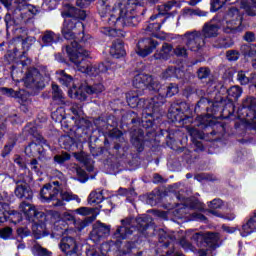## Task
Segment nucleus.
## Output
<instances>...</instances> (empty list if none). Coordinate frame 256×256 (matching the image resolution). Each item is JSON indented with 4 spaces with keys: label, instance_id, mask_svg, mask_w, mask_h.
Here are the masks:
<instances>
[{
    "label": "nucleus",
    "instance_id": "59",
    "mask_svg": "<svg viewBox=\"0 0 256 256\" xmlns=\"http://www.w3.org/2000/svg\"><path fill=\"white\" fill-rule=\"evenodd\" d=\"M0 237L1 239L7 240L13 237V228L7 226L0 229Z\"/></svg>",
    "mask_w": 256,
    "mask_h": 256
},
{
    "label": "nucleus",
    "instance_id": "17",
    "mask_svg": "<svg viewBox=\"0 0 256 256\" xmlns=\"http://www.w3.org/2000/svg\"><path fill=\"white\" fill-rule=\"evenodd\" d=\"M159 42L153 38H142L138 41L136 46V53L139 57H148L153 53L154 49H157Z\"/></svg>",
    "mask_w": 256,
    "mask_h": 256
},
{
    "label": "nucleus",
    "instance_id": "8",
    "mask_svg": "<svg viewBox=\"0 0 256 256\" xmlns=\"http://www.w3.org/2000/svg\"><path fill=\"white\" fill-rule=\"evenodd\" d=\"M59 196V188L53 187L51 184H45L40 190V197L42 201L49 203V201H56L53 203L54 207H63V201H80L79 196L71 192L60 193L61 199L57 198Z\"/></svg>",
    "mask_w": 256,
    "mask_h": 256
},
{
    "label": "nucleus",
    "instance_id": "19",
    "mask_svg": "<svg viewBox=\"0 0 256 256\" xmlns=\"http://www.w3.org/2000/svg\"><path fill=\"white\" fill-rule=\"evenodd\" d=\"M14 194L18 199H26L27 201H31V199H33V190H31V186H29L25 180L16 181Z\"/></svg>",
    "mask_w": 256,
    "mask_h": 256
},
{
    "label": "nucleus",
    "instance_id": "4",
    "mask_svg": "<svg viewBox=\"0 0 256 256\" xmlns=\"http://www.w3.org/2000/svg\"><path fill=\"white\" fill-rule=\"evenodd\" d=\"M62 17H68V19L64 20L61 30L64 39H66L67 41H72V43H74V41H76L77 43H79L78 41H80V43H83V38L85 37V28L81 21H79V19L85 21V19L87 18V12H85V10H81L74 7L73 5L68 4L66 5V10L62 12ZM77 29L81 30V33H79V35H82L80 39L78 38V41L77 37L75 36V31H77Z\"/></svg>",
    "mask_w": 256,
    "mask_h": 256
},
{
    "label": "nucleus",
    "instance_id": "48",
    "mask_svg": "<svg viewBox=\"0 0 256 256\" xmlns=\"http://www.w3.org/2000/svg\"><path fill=\"white\" fill-rule=\"evenodd\" d=\"M231 45L232 44L229 43V40H227V38L219 37L213 42L212 47H214L215 49H229Z\"/></svg>",
    "mask_w": 256,
    "mask_h": 256
},
{
    "label": "nucleus",
    "instance_id": "32",
    "mask_svg": "<svg viewBox=\"0 0 256 256\" xmlns=\"http://www.w3.org/2000/svg\"><path fill=\"white\" fill-rule=\"evenodd\" d=\"M1 215H3L4 221H7V215H8V219L11 221V223H14V225H17V223H21V221H23V214H21V212L11 210L10 206H9V209L2 212Z\"/></svg>",
    "mask_w": 256,
    "mask_h": 256
},
{
    "label": "nucleus",
    "instance_id": "45",
    "mask_svg": "<svg viewBox=\"0 0 256 256\" xmlns=\"http://www.w3.org/2000/svg\"><path fill=\"white\" fill-rule=\"evenodd\" d=\"M17 136L10 137L7 144L4 146L2 150V157H7L12 151L15 145H17Z\"/></svg>",
    "mask_w": 256,
    "mask_h": 256
},
{
    "label": "nucleus",
    "instance_id": "60",
    "mask_svg": "<svg viewBox=\"0 0 256 256\" xmlns=\"http://www.w3.org/2000/svg\"><path fill=\"white\" fill-rule=\"evenodd\" d=\"M241 53L237 50H228L226 51V59L227 61L233 62V61H239Z\"/></svg>",
    "mask_w": 256,
    "mask_h": 256
},
{
    "label": "nucleus",
    "instance_id": "40",
    "mask_svg": "<svg viewBox=\"0 0 256 256\" xmlns=\"http://www.w3.org/2000/svg\"><path fill=\"white\" fill-rule=\"evenodd\" d=\"M146 89H148V91H153V93H159V91H161V83L152 75H149Z\"/></svg>",
    "mask_w": 256,
    "mask_h": 256
},
{
    "label": "nucleus",
    "instance_id": "64",
    "mask_svg": "<svg viewBox=\"0 0 256 256\" xmlns=\"http://www.w3.org/2000/svg\"><path fill=\"white\" fill-rule=\"evenodd\" d=\"M102 204L100 205V208L102 209V211H108L110 212L113 209V201L106 199V200H102L101 202Z\"/></svg>",
    "mask_w": 256,
    "mask_h": 256
},
{
    "label": "nucleus",
    "instance_id": "54",
    "mask_svg": "<svg viewBox=\"0 0 256 256\" xmlns=\"http://www.w3.org/2000/svg\"><path fill=\"white\" fill-rule=\"evenodd\" d=\"M74 171H76L77 179L80 183H87L89 181V174L83 168L76 166Z\"/></svg>",
    "mask_w": 256,
    "mask_h": 256
},
{
    "label": "nucleus",
    "instance_id": "30",
    "mask_svg": "<svg viewBox=\"0 0 256 256\" xmlns=\"http://www.w3.org/2000/svg\"><path fill=\"white\" fill-rule=\"evenodd\" d=\"M52 100L56 105H67L69 103L67 97H65V93H63V90L57 84H52Z\"/></svg>",
    "mask_w": 256,
    "mask_h": 256
},
{
    "label": "nucleus",
    "instance_id": "47",
    "mask_svg": "<svg viewBox=\"0 0 256 256\" xmlns=\"http://www.w3.org/2000/svg\"><path fill=\"white\" fill-rule=\"evenodd\" d=\"M6 31H9L11 27H19V20L15 19V16L11 15V13H7L4 17Z\"/></svg>",
    "mask_w": 256,
    "mask_h": 256
},
{
    "label": "nucleus",
    "instance_id": "11",
    "mask_svg": "<svg viewBox=\"0 0 256 256\" xmlns=\"http://www.w3.org/2000/svg\"><path fill=\"white\" fill-rule=\"evenodd\" d=\"M182 39L190 51L197 52L205 47L206 42L205 38H203V34H201V31L193 30L186 32L182 36Z\"/></svg>",
    "mask_w": 256,
    "mask_h": 256
},
{
    "label": "nucleus",
    "instance_id": "18",
    "mask_svg": "<svg viewBox=\"0 0 256 256\" xmlns=\"http://www.w3.org/2000/svg\"><path fill=\"white\" fill-rule=\"evenodd\" d=\"M145 141V132L141 128L130 130V142L138 153L145 150Z\"/></svg>",
    "mask_w": 256,
    "mask_h": 256
},
{
    "label": "nucleus",
    "instance_id": "31",
    "mask_svg": "<svg viewBox=\"0 0 256 256\" xmlns=\"http://www.w3.org/2000/svg\"><path fill=\"white\" fill-rule=\"evenodd\" d=\"M146 107V109L142 112L141 117V124L140 127H143V129H153V126L155 125V117H153V112L149 110Z\"/></svg>",
    "mask_w": 256,
    "mask_h": 256
},
{
    "label": "nucleus",
    "instance_id": "20",
    "mask_svg": "<svg viewBox=\"0 0 256 256\" xmlns=\"http://www.w3.org/2000/svg\"><path fill=\"white\" fill-rule=\"evenodd\" d=\"M196 77L202 83H206L209 87L215 85L217 83V78L213 75L211 68L207 66H202L197 69Z\"/></svg>",
    "mask_w": 256,
    "mask_h": 256
},
{
    "label": "nucleus",
    "instance_id": "33",
    "mask_svg": "<svg viewBox=\"0 0 256 256\" xmlns=\"http://www.w3.org/2000/svg\"><path fill=\"white\" fill-rule=\"evenodd\" d=\"M185 73L181 68H177V66H169L163 73L162 79H171V77H176V79H183Z\"/></svg>",
    "mask_w": 256,
    "mask_h": 256
},
{
    "label": "nucleus",
    "instance_id": "15",
    "mask_svg": "<svg viewBox=\"0 0 256 256\" xmlns=\"http://www.w3.org/2000/svg\"><path fill=\"white\" fill-rule=\"evenodd\" d=\"M59 248L66 256H79V243L72 236H63Z\"/></svg>",
    "mask_w": 256,
    "mask_h": 256
},
{
    "label": "nucleus",
    "instance_id": "38",
    "mask_svg": "<svg viewBox=\"0 0 256 256\" xmlns=\"http://www.w3.org/2000/svg\"><path fill=\"white\" fill-rule=\"evenodd\" d=\"M161 201V190L155 189L151 193L147 195L146 203L148 205H151V207H155L157 203H160Z\"/></svg>",
    "mask_w": 256,
    "mask_h": 256
},
{
    "label": "nucleus",
    "instance_id": "56",
    "mask_svg": "<svg viewBox=\"0 0 256 256\" xmlns=\"http://www.w3.org/2000/svg\"><path fill=\"white\" fill-rule=\"evenodd\" d=\"M71 159V154L65 152L62 154H57L54 156L55 163H58V165H63L66 163V161H69Z\"/></svg>",
    "mask_w": 256,
    "mask_h": 256
},
{
    "label": "nucleus",
    "instance_id": "46",
    "mask_svg": "<svg viewBox=\"0 0 256 256\" xmlns=\"http://www.w3.org/2000/svg\"><path fill=\"white\" fill-rule=\"evenodd\" d=\"M25 131L29 135H32V137H34V139H36V141H38V143H47V140H45V138H43V136L40 135L39 131H37V127L26 126Z\"/></svg>",
    "mask_w": 256,
    "mask_h": 256
},
{
    "label": "nucleus",
    "instance_id": "12",
    "mask_svg": "<svg viewBox=\"0 0 256 256\" xmlns=\"http://www.w3.org/2000/svg\"><path fill=\"white\" fill-rule=\"evenodd\" d=\"M24 85L28 89H45V78L37 68H28L24 77Z\"/></svg>",
    "mask_w": 256,
    "mask_h": 256
},
{
    "label": "nucleus",
    "instance_id": "49",
    "mask_svg": "<svg viewBox=\"0 0 256 256\" xmlns=\"http://www.w3.org/2000/svg\"><path fill=\"white\" fill-rule=\"evenodd\" d=\"M226 16L228 21H233V20L235 21V19L239 21V19H243V14H241V12L237 9V7L229 8L226 13Z\"/></svg>",
    "mask_w": 256,
    "mask_h": 256
},
{
    "label": "nucleus",
    "instance_id": "52",
    "mask_svg": "<svg viewBox=\"0 0 256 256\" xmlns=\"http://www.w3.org/2000/svg\"><path fill=\"white\" fill-rule=\"evenodd\" d=\"M51 117L55 123H63L65 121V109L63 107L58 108L52 112Z\"/></svg>",
    "mask_w": 256,
    "mask_h": 256
},
{
    "label": "nucleus",
    "instance_id": "5",
    "mask_svg": "<svg viewBox=\"0 0 256 256\" xmlns=\"http://www.w3.org/2000/svg\"><path fill=\"white\" fill-rule=\"evenodd\" d=\"M110 153V155H116L117 157H125L127 151H129V142L123 136V131L119 128H113L106 132L104 139V146L95 148L90 146V153L93 157H99L105 153Z\"/></svg>",
    "mask_w": 256,
    "mask_h": 256
},
{
    "label": "nucleus",
    "instance_id": "25",
    "mask_svg": "<svg viewBox=\"0 0 256 256\" xmlns=\"http://www.w3.org/2000/svg\"><path fill=\"white\" fill-rule=\"evenodd\" d=\"M143 94H139V91L136 90L134 92H129L126 94V101L132 109H135V107H138L139 109H143L145 107V99L139 98Z\"/></svg>",
    "mask_w": 256,
    "mask_h": 256
},
{
    "label": "nucleus",
    "instance_id": "51",
    "mask_svg": "<svg viewBox=\"0 0 256 256\" xmlns=\"http://www.w3.org/2000/svg\"><path fill=\"white\" fill-rule=\"evenodd\" d=\"M33 253H36L38 256H51V251L47 250V248H44L39 244L38 242H35L32 247Z\"/></svg>",
    "mask_w": 256,
    "mask_h": 256
},
{
    "label": "nucleus",
    "instance_id": "42",
    "mask_svg": "<svg viewBox=\"0 0 256 256\" xmlns=\"http://www.w3.org/2000/svg\"><path fill=\"white\" fill-rule=\"evenodd\" d=\"M126 119L133 127H141V116L135 111H130L126 114Z\"/></svg>",
    "mask_w": 256,
    "mask_h": 256
},
{
    "label": "nucleus",
    "instance_id": "37",
    "mask_svg": "<svg viewBox=\"0 0 256 256\" xmlns=\"http://www.w3.org/2000/svg\"><path fill=\"white\" fill-rule=\"evenodd\" d=\"M41 47H49L55 43V32L51 30H46L41 36Z\"/></svg>",
    "mask_w": 256,
    "mask_h": 256
},
{
    "label": "nucleus",
    "instance_id": "57",
    "mask_svg": "<svg viewBox=\"0 0 256 256\" xmlns=\"http://www.w3.org/2000/svg\"><path fill=\"white\" fill-rule=\"evenodd\" d=\"M173 53L176 55V57H183L184 59H187V57H189L187 48L182 45H178L176 48H174Z\"/></svg>",
    "mask_w": 256,
    "mask_h": 256
},
{
    "label": "nucleus",
    "instance_id": "62",
    "mask_svg": "<svg viewBox=\"0 0 256 256\" xmlns=\"http://www.w3.org/2000/svg\"><path fill=\"white\" fill-rule=\"evenodd\" d=\"M179 245L184 249V251H195V246L185 238L180 239Z\"/></svg>",
    "mask_w": 256,
    "mask_h": 256
},
{
    "label": "nucleus",
    "instance_id": "13",
    "mask_svg": "<svg viewBox=\"0 0 256 256\" xmlns=\"http://www.w3.org/2000/svg\"><path fill=\"white\" fill-rule=\"evenodd\" d=\"M19 210L24 213L26 219L28 221L35 222V219L39 221L38 223H45V219L47 216L45 215V212L37 210L35 206H33L31 203H28L26 201H22L19 204Z\"/></svg>",
    "mask_w": 256,
    "mask_h": 256
},
{
    "label": "nucleus",
    "instance_id": "28",
    "mask_svg": "<svg viewBox=\"0 0 256 256\" xmlns=\"http://www.w3.org/2000/svg\"><path fill=\"white\" fill-rule=\"evenodd\" d=\"M224 33L235 35L243 31V19H235L226 21V26L223 28Z\"/></svg>",
    "mask_w": 256,
    "mask_h": 256
},
{
    "label": "nucleus",
    "instance_id": "61",
    "mask_svg": "<svg viewBox=\"0 0 256 256\" xmlns=\"http://www.w3.org/2000/svg\"><path fill=\"white\" fill-rule=\"evenodd\" d=\"M1 95H6V97H19V92L14 91L13 88L1 87Z\"/></svg>",
    "mask_w": 256,
    "mask_h": 256
},
{
    "label": "nucleus",
    "instance_id": "44",
    "mask_svg": "<svg viewBox=\"0 0 256 256\" xmlns=\"http://www.w3.org/2000/svg\"><path fill=\"white\" fill-rule=\"evenodd\" d=\"M103 191L97 192V191H92L88 197V203L90 205H99V203H103Z\"/></svg>",
    "mask_w": 256,
    "mask_h": 256
},
{
    "label": "nucleus",
    "instance_id": "26",
    "mask_svg": "<svg viewBox=\"0 0 256 256\" xmlns=\"http://www.w3.org/2000/svg\"><path fill=\"white\" fill-rule=\"evenodd\" d=\"M204 243L209 249L215 251L221 245V234L217 232H206Z\"/></svg>",
    "mask_w": 256,
    "mask_h": 256
},
{
    "label": "nucleus",
    "instance_id": "22",
    "mask_svg": "<svg viewBox=\"0 0 256 256\" xmlns=\"http://www.w3.org/2000/svg\"><path fill=\"white\" fill-rule=\"evenodd\" d=\"M45 143H40L38 142H30L26 147H25V155L27 157H37L39 155L38 159H41V157H45V148L43 147Z\"/></svg>",
    "mask_w": 256,
    "mask_h": 256
},
{
    "label": "nucleus",
    "instance_id": "16",
    "mask_svg": "<svg viewBox=\"0 0 256 256\" xmlns=\"http://www.w3.org/2000/svg\"><path fill=\"white\" fill-rule=\"evenodd\" d=\"M109 235H111V226L97 221L93 224L89 237L94 243H99L101 239H105V237H109Z\"/></svg>",
    "mask_w": 256,
    "mask_h": 256
},
{
    "label": "nucleus",
    "instance_id": "10",
    "mask_svg": "<svg viewBox=\"0 0 256 256\" xmlns=\"http://www.w3.org/2000/svg\"><path fill=\"white\" fill-rule=\"evenodd\" d=\"M103 91H105V86L101 83L91 84L89 82H83L78 90L74 92V97L78 101H87V95H101Z\"/></svg>",
    "mask_w": 256,
    "mask_h": 256
},
{
    "label": "nucleus",
    "instance_id": "24",
    "mask_svg": "<svg viewBox=\"0 0 256 256\" xmlns=\"http://www.w3.org/2000/svg\"><path fill=\"white\" fill-rule=\"evenodd\" d=\"M227 93V99L226 100V105H230V107H233V103H237L239 101V98L241 95H243V88L239 85H234L231 86L226 90Z\"/></svg>",
    "mask_w": 256,
    "mask_h": 256
},
{
    "label": "nucleus",
    "instance_id": "36",
    "mask_svg": "<svg viewBox=\"0 0 256 256\" xmlns=\"http://www.w3.org/2000/svg\"><path fill=\"white\" fill-rule=\"evenodd\" d=\"M57 79L61 85L65 87H71V83H73V76L69 75L65 70L56 71Z\"/></svg>",
    "mask_w": 256,
    "mask_h": 256
},
{
    "label": "nucleus",
    "instance_id": "9",
    "mask_svg": "<svg viewBox=\"0 0 256 256\" xmlns=\"http://www.w3.org/2000/svg\"><path fill=\"white\" fill-rule=\"evenodd\" d=\"M188 109V103L181 100L174 101L170 104L167 117L172 121V123H182V125H187L193 121L191 116L185 114V111H188Z\"/></svg>",
    "mask_w": 256,
    "mask_h": 256
},
{
    "label": "nucleus",
    "instance_id": "29",
    "mask_svg": "<svg viewBox=\"0 0 256 256\" xmlns=\"http://www.w3.org/2000/svg\"><path fill=\"white\" fill-rule=\"evenodd\" d=\"M173 45L170 43H163L160 51H156L153 55L154 59L159 61H167L171 58V53H173Z\"/></svg>",
    "mask_w": 256,
    "mask_h": 256
},
{
    "label": "nucleus",
    "instance_id": "1",
    "mask_svg": "<svg viewBox=\"0 0 256 256\" xmlns=\"http://www.w3.org/2000/svg\"><path fill=\"white\" fill-rule=\"evenodd\" d=\"M225 105H227V100L220 94L216 95L214 99H211L209 94L200 97L194 111L197 114L196 125L202 130L190 127L188 128L189 135L193 139H204L205 141H213V138H210L209 135L211 137L218 135L217 138L225 135V123H215V120H213V115L223 111Z\"/></svg>",
    "mask_w": 256,
    "mask_h": 256
},
{
    "label": "nucleus",
    "instance_id": "21",
    "mask_svg": "<svg viewBox=\"0 0 256 256\" xmlns=\"http://www.w3.org/2000/svg\"><path fill=\"white\" fill-rule=\"evenodd\" d=\"M221 26L217 23H213L212 21L206 22L200 33L205 41V39H215V37H219V30Z\"/></svg>",
    "mask_w": 256,
    "mask_h": 256
},
{
    "label": "nucleus",
    "instance_id": "23",
    "mask_svg": "<svg viewBox=\"0 0 256 256\" xmlns=\"http://www.w3.org/2000/svg\"><path fill=\"white\" fill-rule=\"evenodd\" d=\"M149 81V74L140 73L134 76L132 85L137 89L138 95H143L147 89V82Z\"/></svg>",
    "mask_w": 256,
    "mask_h": 256
},
{
    "label": "nucleus",
    "instance_id": "27",
    "mask_svg": "<svg viewBox=\"0 0 256 256\" xmlns=\"http://www.w3.org/2000/svg\"><path fill=\"white\" fill-rule=\"evenodd\" d=\"M110 55L113 56L114 59H121V57H125V55H127L123 40L116 39L112 42V46L110 48Z\"/></svg>",
    "mask_w": 256,
    "mask_h": 256
},
{
    "label": "nucleus",
    "instance_id": "7",
    "mask_svg": "<svg viewBox=\"0 0 256 256\" xmlns=\"http://www.w3.org/2000/svg\"><path fill=\"white\" fill-rule=\"evenodd\" d=\"M66 53L71 63L77 67L78 71L85 73L89 68L91 62L87 60L89 57V51L83 49V46L79 42H71V45H66Z\"/></svg>",
    "mask_w": 256,
    "mask_h": 256
},
{
    "label": "nucleus",
    "instance_id": "35",
    "mask_svg": "<svg viewBox=\"0 0 256 256\" xmlns=\"http://www.w3.org/2000/svg\"><path fill=\"white\" fill-rule=\"evenodd\" d=\"M167 99H165V96L159 94L154 97H152L148 104L151 107V113H155L156 111H159V107H163L165 105Z\"/></svg>",
    "mask_w": 256,
    "mask_h": 256
},
{
    "label": "nucleus",
    "instance_id": "3",
    "mask_svg": "<svg viewBox=\"0 0 256 256\" xmlns=\"http://www.w3.org/2000/svg\"><path fill=\"white\" fill-rule=\"evenodd\" d=\"M146 8L141 5V0H127L119 2L113 8L110 21L115 23L117 28L106 27L103 29L104 35L108 37H125V33L120 27H137L140 23L139 15H145Z\"/></svg>",
    "mask_w": 256,
    "mask_h": 256
},
{
    "label": "nucleus",
    "instance_id": "14",
    "mask_svg": "<svg viewBox=\"0 0 256 256\" xmlns=\"http://www.w3.org/2000/svg\"><path fill=\"white\" fill-rule=\"evenodd\" d=\"M239 113L243 119H246L247 121L256 119V98L254 96H247L244 98Z\"/></svg>",
    "mask_w": 256,
    "mask_h": 256
},
{
    "label": "nucleus",
    "instance_id": "6",
    "mask_svg": "<svg viewBox=\"0 0 256 256\" xmlns=\"http://www.w3.org/2000/svg\"><path fill=\"white\" fill-rule=\"evenodd\" d=\"M73 136L65 135L60 138V143L66 151L77 149V141L83 142L89 137V130L93 127V123L85 118H76ZM75 137V138H73Z\"/></svg>",
    "mask_w": 256,
    "mask_h": 256
},
{
    "label": "nucleus",
    "instance_id": "58",
    "mask_svg": "<svg viewBox=\"0 0 256 256\" xmlns=\"http://www.w3.org/2000/svg\"><path fill=\"white\" fill-rule=\"evenodd\" d=\"M18 50L15 48L13 51H8L6 55H4V59L7 63H13L15 62V59H18V57H21V55H18Z\"/></svg>",
    "mask_w": 256,
    "mask_h": 256
},
{
    "label": "nucleus",
    "instance_id": "2",
    "mask_svg": "<svg viewBox=\"0 0 256 256\" xmlns=\"http://www.w3.org/2000/svg\"><path fill=\"white\" fill-rule=\"evenodd\" d=\"M135 227L139 233V237H144V239L158 235L159 245L164 249H168L169 245L177 240L175 235L167 233L163 228H157L153 220L147 216L138 217L136 219L131 217L122 219L121 225L118 226L113 233V239H116V241L127 239L129 235H133V229H135Z\"/></svg>",
    "mask_w": 256,
    "mask_h": 256
},
{
    "label": "nucleus",
    "instance_id": "55",
    "mask_svg": "<svg viewBox=\"0 0 256 256\" xmlns=\"http://www.w3.org/2000/svg\"><path fill=\"white\" fill-rule=\"evenodd\" d=\"M237 81L240 85H249V83H252L251 77H247V74L243 70L237 72Z\"/></svg>",
    "mask_w": 256,
    "mask_h": 256
},
{
    "label": "nucleus",
    "instance_id": "39",
    "mask_svg": "<svg viewBox=\"0 0 256 256\" xmlns=\"http://www.w3.org/2000/svg\"><path fill=\"white\" fill-rule=\"evenodd\" d=\"M240 53L244 57H256V44H243V45H241Z\"/></svg>",
    "mask_w": 256,
    "mask_h": 256
},
{
    "label": "nucleus",
    "instance_id": "63",
    "mask_svg": "<svg viewBox=\"0 0 256 256\" xmlns=\"http://www.w3.org/2000/svg\"><path fill=\"white\" fill-rule=\"evenodd\" d=\"M227 1L231 0H212L211 2V11H219L227 3Z\"/></svg>",
    "mask_w": 256,
    "mask_h": 256
},
{
    "label": "nucleus",
    "instance_id": "34",
    "mask_svg": "<svg viewBox=\"0 0 256 256\" xmlns=\"http://www.w3.org/2000/svg\"><path fill=\"white\" fill-rule=\"evenodd\" d=\"M32 233L36 239H41L42 237H47V235H49L45 222H35L32 225Z\"/></svg>",
    "mask_w": 256,
    "mask_h": 256
},
{
    "label": "nucleus",
    "instance_id": "53",
    "mask_svg": "<svg viewBox=\"0 0 256 256\" xmlns=\"http://www.w3.org/2000/svg\"><path fill=\"white\" fill-rule=\"evenodd\" d=\"M165 92H161L163 95H166L167 97H173V95H177L179 93V85L175 83H170L167 86L164 87Z\"/></svg>",
    "mask_w": 256,
    "mask_h": 256
},
{
    "label": "nucleus",
    "instance_id": "50",
    "mask_svg": "<svg viewBox=\"0 0 256 256\" xmlns=\"http://www.w3.org/2000/svg\"><path fill=\"white\" fill-rule=\"evenodd\" d=\"M95 219H97V215L92 214L91 216L86 217L85 219L79 221L76 224L78 231H83V229H85V227H89V225H91V223H93V221H95Z\"/></svg>",
    "mask_w": 256,
    "mask_h": 256
},
{
    "label": "nucleus",
    "instance_id": "41",
    "mask_svg": "<svg viewBox=\"0 0 256 256\" xmlns=\"http://www.w3.org/2000/svg\"><path fill=\"white\" fill-rule=\"evenodd\" d=\"M244 235H251L253 231H256V211L254 212L253 217H251L246 224L242 227Z\"/></svg>",
    "mask_w": 256,
    "mask_h": 256
},
{
    "label": "nucleus",
    "instance_id": "43",
    "mask_svg": "<svg viewBox=\"0 0 256 256\" xmlns=\"http://www.w3.org/2000/svg\"><path fill=\"white\" fill-rule=\"evenodd\" d=\"M241 9H244L245 13L249 15V17L256 16V4L251 2L242 1L241 2Z\"/></svg>",
    "mask_w": 256,
    "mask_h": 256
}]
</instances>
